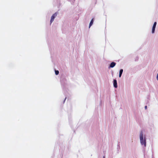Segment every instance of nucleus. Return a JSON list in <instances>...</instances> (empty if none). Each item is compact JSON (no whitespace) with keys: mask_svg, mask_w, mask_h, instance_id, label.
I'll return each mask as SVG.
<instances>
[{"mask_svg":"<svg viewBox=\"0 0 158 158\" xmlns=\"http://www.w3.org/2000/svg\"><path fill=\"white\" fill-rule=\"evenodd\" d=\"M156 22H155L154 24H153V26H156Z\"/></svg>","mask_w":158,"mask_h":158,"instance_id":"9","label":"nucleus"},{"mask_svg":"<svg viewBox=\"0 0 158 158\" xmlns=\"http://www.w3.org/2000/svg\"><path fill=\"white\" fill-rule=\"evenodd\" d=\"M145 109H147V106H145Z\"/></svg>","mask_w":158,"mask_h":158,"instance_id":"11","label":"nucleus"},{"mask_svg":"<svg viewBox=\"0 0 158 158\" xmlns=\"http://www.w3.org/2000/svg\"><path fill=\"white\" fill-rule=\"evenodd\" d=\"M116 65V63L114 62H112L110 65V68L114 67Z\"/></svg>","mask_w":158,"mask_h":158,"instance_id":"4","label":"nucleus"},{"mask_svg":"<svg viewBox=\"0 0 158 158\" xmlns=\"http://www.w3.org/2000/svg\"><path fill=\"white\" fill-rule=\"evenodd\" d=\"M66 99V98H65V100Z\"/></svg>","mask_w":158,"mask_h":158,"instance_id":"12","label":"nucleus"},{"mask_svg":"<svg viewBox=\"0 0 158 158\" xmlns=\"http://www.w3.org/2000/svg\"><path fill=\"white\" fill-rule=\"evenodd\" d=\"M57 15V12L53 14L51 17V19L50 20V24L53 22L56 16Z\"/></svg>","mask_w":158,"mask_h":158,"instance_id":"2","label":"nucleus"},{"mask_svg":"<svg viewBox=\"0 0 158 158\" xmlns=\"http://www.w3.org/2000/svg\"><path fill=\"white\" fill-rule=\"evenodd\" d=\"M94 22V19H93L91 20V21L89 24V27L90 28V27L93 24Z\"/></svg>","mask_w":158,"mask_h":158,"instance_id":"5","label":"nucleus"},{"mask_svg":"<svg viewBox=\"0 0 158 158\" xmlns=\"http://www.w3.org/2000/svg\"><path fill=\"white\" fill-rule=\"evenodd\" d=\"M55 74L56 75H58L59 73V72L58 70H56L55 71Z\"/></svg>","mask_w":158,"mask_h":158,"instance_id":"8","label":"nucleus"},{"mask_svg":"<svg viewBox=\"0 0 158 158\" xmlns=\"http://www.w3.org/2000/svg\"><path fill=\"white\" fill-rule=\"evenodd\" d=\"M140 139L141 143L142 145H144L145 147L146 146V142L145 137L143 139V132L141 131L140 134Z\"/></svg>","mask_w":158,"mask_h":158,"instance_id":"1","label":"nucleus"},{"mask_svg":"<svg viewBox=\"0 0 158 158\" xmlns=\"http://www.w3.org/2000/svg\"><path fill=\"white\" fill-rule=\"evenodd\" d=\"M156 78L157 79V80H158V73L157 75Z\"/></svg>","mask_w":158,"mask_h":158,"instance_id":"10","label":"nucleus"},{"mask_svg":"<svg viewBox=\"0 0 158 158\" xmlns=\"http://www.w3.org/2000/svg\"><path fill=\"white\" fill-rule=\"evenodd\" d=\"M113 84L114 87L115 88H117V82L116 80L114 79V80L113 81Z\"/></svg>","mask_w":158,"mask_h":158,"instance_id":"3","label":"nucleus"},{"mask_svg":"<svg viewBox=\"0 0 158 158\" xmlns=\"http://www.w3.org/2000/svg\"><path fill=\"white\" fill-rule=\"evenodd\" d=\"M155 26H153L152 28V33H153L154 32L155 28H156Z\"/></svg>","mask_w":158,"mask_h":158,"instance_id":"7","label":"nucleus"},{"mask_svg":"<svg viewBox=\"0 0 158 158\" xmlns=\"http://www.w3.org/2000/svg\"><path fill=\"white\" fill-rule=\"evenodd\" d=\"M103 158H105V157H103Z\"/></svg>","mask_w":158,"mask_h":158,"instance_id":"13","label":"nucleus"},{"mask_svg":"<svg viewBox=\"0 0 158 158\" xmlns=\"http://www.w3.org/2000/svg\"><path fill=\"white\" fill-rule=\"evenodd\" d=\"M123 70V69H121L119 71V77H121V75L122 74Z\"/></svg>","mask_w":158,"mask_h":158,"instance_id":"6","label":"nucleus"}]
</instances>
